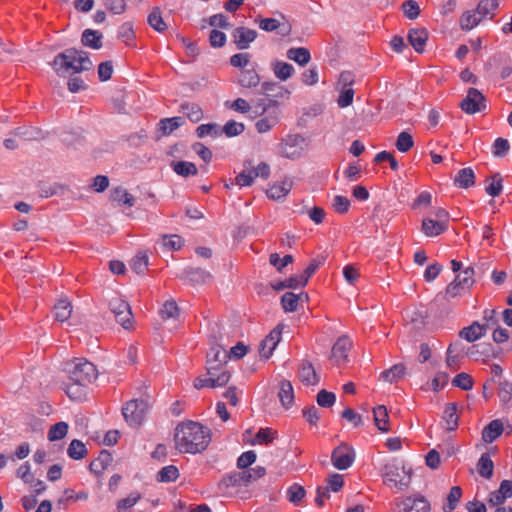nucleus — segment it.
Returning a JSON list of instances; mask_svg holds the SVG:
<instances>
[{
    "label": "nucleus",
    "mask_w": 512,
    "mask_h": 512,
    "mask_svg": "<svg viewBox=\"0 0 512 512\" xmlns=\"http://www.w3.org/2000/svg\"><path fill=\"white\" fill-rule=\"evenodd\" d=\"M174 439L175 447L179 452L201 453L211 441V431L198 422L189 421L177 426Z\"/></svg>",
    "instance_id": "f257e3e1"
},
{
    "label": "nucleus",
    "mask_w": 512,
    "mask_h": 512,
    "mask_svg": "<svg viewBox=\"0 0 512 512\" xmlns=\"http://www.w3.org/2000/svg\"><path fill=\"white\" fill-rule=\"evenodd\" d=\"M52 66L59 76L66 73H81L90 70L93 63L87 52L69 48L55 56Z\"/></svg>",
    "instance_id": "f03ea898"
},
{
    "label": "nucleus",
    "mask_w": 512,
    "mask_h": 512,
    "mask_svg": "<svg viewBox=\"0 0 512 512\" xmlns=\"http://www.w3.org/2000/svg\"><path fill=\"white\" fill-rule=\"evenodd\" d=\"M382 476L385 483L396 487L399 491L408 487L411 480V470L397 460L387 462L382 468Z\"/></svg>",
    "instance_id": "7ed1b4c3"
},
{
    "label": "nucleus",
    "mask_w": 512,
    "mask_h": 512,
    "mask_svg": "<svg viewBox=\"0 0 512 512\" xmlns=\"http://www.w3.org/2000/svg\"><path fill=\"white\" fill-rule=\"evenodd\" d=\"M271 170L266 162H260L257 166L252 161L244 162V169L235 177V184L239 187H248L254 183L256 178L268 179Z\"/></svg>",
    "instance_id": "20e7f679"
},
{
    "label": "nucleus",
    "mask_w": 512,
    "mask_h": 512,
    "mask_svg": "<svg viewBox=\"0 0 512 512\" xmlns=\"http://www.w3.org/2000/svg\"><path fill=\"white\" fill-rule=\"evenodd\" d=\"M70 381L88 385L97 378V370L93 363L85 359H76L68 368Z\"/></svg>",
    "instance_id": "39448f33"
},
{
    "label": "nucleus",
    "mask_w": 512,
    "mask_h": 512,
    "mask_svg": "<svg viewBox=\"0 0 512 512\" xmlns=\"http://www.w3.org/2000/svg\"><path fill=\"white\" fill-rule=\"evenodd\" d=\"M149 409V404L143 399H134L127 402L122 408V414L130 426H140Z\"/></svg>",
    "instance_id": "423d86ee"
},
{
    "label": "nucleus",
    "mask_w": 512,
    "mask_h": 512,
    "mask_svg": "<svg viewBox=\"0 0 512 512\" xmlns=\"http://www.w3.org/2000/svg\"><path fill=\"white\" fill-rule=\"evenodd\" d=\"M474 282V269L469 266L461 271L454 281L447 286L446 296L448 298H454L462 295L470 290Z\"/></svg>",
    "instance_id": "0eeeda50"
},
{
    "label": "nucleus",
    "mask_w": 512,
    "mask_h": 512,
    "mask_svg": "<svg viewBox=\"0 0 512 512\" xmlns=\"http://www.w3.org/2000/svg\"><path fill=\"white\" fill-rule=\"evenodd\" d=\"M280 121V110L275 101H270L267 106H263L261 117L255 122V128L258 133H267L275 127Z\"/></svg>",
    "instance_id": "6e6552de"
},
{
    "label": "nucleus",
    "mask_w": 512,
    "mask_h": 512,
    "mask_svg": "<svg viewBox=\"0 0 512 512\" xmlns=\"http://www.w3.org/2000/svg\"><path fill=\"white\" fill-rule=\"evenodd\" d=\"M207 374L208 377H198L195 379L194 387L196 389H201L204 387H222L226 385L230 379V373L227 370H221L219 373H217V369L213 365L207 366Z\"/></svg>",
    "instance_id": "1a4fd4ad"
},
{
    "label": "nucleus",
    "mask_w": 512,
    "mask_h": 512,
    "mask_svg": "<svg viewBox=\"0 0 512 512\" xmlns=\"http://www.w3.org/2000/svg\"><path fill=\"white\" fill-rule=\"evenodd\" d=\"M304 138L299 134L288 135L279 144V154L288 159H298L303 153Z\"/></svg>",
    "instance_id": "9d476101"
},
{
    "label": "nucleus",
    "mask_w": 512,
    "mask_h": 512,
    "mask_svg": "<svg viewBox=\"0 0 512 512\" xmlns=\"http://www.w3.org/2000/svg\"><path fill=\"white\" fill-rule=\"evenodd\" d=\"M460 108L467 114H475L486 108V99L476 88H469L466 97L461 101Z\"/></svg>",
    "instance_id": "9b49d317"
},
{
    "label": "nucleus",
    "mask_w": 512,
    "mask_h": 512,
    "mask_svg": "<svg viewBox=\"0 0 512 512\" xmlns=\"http://www.w3.org/2000/svg\"><path fill=\"white\" fill-rule=\"evenodd\" d=\"M355 460V451L352 447L342 444L336 447L331 454V461L339 470L348 469Z\"/></svg>",
    "instance_id": "f8f14e48"
},
{
    "label": "nucleus",
    "mask_w": 512,
    "mask_h": 512,
    "mask_svg": "<svg viewBox=\"0 0 512 512\" xmlns=\"http://www.w3.org/2000/svg\"><path fill=\"white\" fill-rule=\"evenodd\" d=\"M430 510V503L423 496H410L397 502L393 512H430Z\"/></svg>",
    "instance_id": "ddd939ff"
},
{
    "label": "nucleus",
    "mask_w": 512,
    "mask_h": 512,
    "mask_svg": "<svg viewBox=\"0 0 512 512\" xmlns=\"http://www.w3.org/2000/svg\"><path fill=\"white\" fill-rule=\"evenodd\" d=\"M232 38L239 50H245L257 38V31L243 26L237 27L232 32Z\"/></svg>",
    "instance_id": "4468645a"
},
{
    "label": "nucleus",
    "mask_w": 512,
    "mask_h": 512,
    "mask_svg": "<svg viewBox=\"0 0 512 512\" xmlns=\"http://www.w3.org/2000/svg\"><path fill=\"white\" fill-rule=\"evenodd\" d=\"M280 340L281 330L279 326H277L261 341L259 345L260 356L265 359H268L272 355L274 349L276 348Z\"/></svg>",
    "instance_id": "2eb2a0df"
},
{
    "label": "nucleus",
    "mask_w": 512,
    "mask_h": 512,
    "mask_svg": "<svg viewBox=\"0 0 512 512\" xmlns=\"http://www.w3.org/2000/svg\"><path fill=\"white\" fill-rule=\"evenodd\" d=\"M351 346L352 342L347 336L340 337L332 347V360L337 365L344 363L348 357Z\"/></svg>",
    "instance_id": "dca6fc26"
},
{
    "label": "nucleus",
    "mask_w": 512,
    "mask_h": 512,
    "mask_svg": "<svg viewBox=\"0 0 512 512\" xmlns=\"http://www.w3.org/2000/svg\"><path fill=\"white\" fill-rule=\"evenodd\" d=\"M227 352L219 345H213L207 353V366L213 365L217 369V373L221 370H227L225 363L227 361Z\"/></svg>",
    "instance_id": "f3484780"
},
{
    "label": "nucleus",
    "mask_w": 512,
    "mask_h": 512,
    "mask_svg": "<svg viewBox=\"0 0 512 512\" xmlns=\"http://www.w3.org/2000/svg\"><path fill=\"white\" fill-rule=\"evenodd\" d=\"M298 377L306 386H315L319 383L320 377L309 361H303L298 368Z\"/></svg>",
    "instance_id": "a211bd4d"
},
{
    "label": "nucleus",
    "mask_w": 512,
    "mask_h": 512,
    "mask_svg": "<svg viewBox=\"0 0 512 512\" xmlns=\"http://www.w3.org/2000/svg\"><path fill=\"white\" fill-rule=\"evenodd\" d=\"M428 40V33L423 28H413L409 30L408 41L414 50L422 53Z\"/></svg>",
    "instance_id": "6ab92c4d"
},
{
    "label": "nucleus",
    "mask_w": 512,
    "mask_h": 512,
    "mask_svg": "<svg viewBox=\"0 0 512 512\" xmlns=\"http://www.w3.org/2000/svg\"><path fill=\"white\" fill-rule=\"evenodd\" d=\"M504 427L503 423L499 419L492 420L487 426L482 430V440L485 443L494 442L502 433Z\"/></svg>",
    "instance_id": "aec40b11"
},
{
    "label": "nucleus",
    "mask_w": 512,
    "mask_h": 512,
    "mask_svg": "<svg viewBox=\"0 0 512 512\" xmlns=\"http://www.w3.org/2000/svg\"><path fill=\"white\" fill-rule=\"evenodd\" d=\"M447 230V225H444V223L431 219V218H424L422 220L421 225V231L427 236V237H436L442 233H444Z\"/></svg>",
    "instance_id": "412c9836"
},
{
    "label": "nucleus",
    "mask_w": 512,
    "mask_h": 512,
    "mask_svg": "<svg viewBox=\"0 0 512 512\" xmlns=\"http://www.w3.org/2000/svg\"><path fill=\"white\" fill-rule=\"evenodd\" d=\"M238 84L243 88L252 89L261 84V79L255 69H246L241 71Z\"/></svg>",
    "instance_id": "4be33fe9"
},
{
    "label": "nucleus",
    "mask_w": 512,
    "mask_h": 512,
    "mask_svg": "<svg viewBox=\"0 0 512 512\" xmlns=\"http://www.w3.org/2000/svg\"><path fill=\"white\" fill-rule=\"evenodd\" d=\"M406 367L402 363L393 365L391 368L384 370L380 374V379L388 383H397L404 378Z\"/></svg>",
    "instance_id": "5701e85b"
},
{
    "label": "nucleus",
    "mask_w": 512,
    "mask_h": 512,
    "mask_svg": "<svg viewBox=\"0 0 512 512\" xmlns=\"http://www.w3.org/2000/svg\"><path fill=\"white\" fill-rule=\"evenodd\" d=\"M485 335V326H482L479 322L474 321L468 327H464L459 336L468 342H474Z\"/></svg>",
    "instance_id": "b1692460"
},
{
    "label": "nucleus",
    "mask_w": 512,
    "mask_h": 512,
    "mask_svg": "<svg viewBox=\"0 0 512 512\" xmlns=\"http://www.w3.org/2000/svg\"><path fill=\"white\" fill-rule=\"evenodd\" d=\"M475 184V173L472 168L467 167L458 171L454 178V185L458 188L467 189Z\"/></svg>",
    "instance_id": "393cba45"
},
{
    "label": "nucleus",
    "mask_w": 512,
    "mask_h": 512,
    "mask_svg": "<svg viewBox=\"0 0 512 512\" xmlns=\"http://www.w3.org/2000/svg\"><path fill=\"white\" fill-rule=\"evenodd\" d=\"M278 397L284 408L288 409L293 405L294 390L290 381L283 380L281 382Z\"/></svg>",
    "instance_id": "a878e982"
},
{
    "label": "nucleus",
    "mask_w": 512,
    "mask_h": 512,
    "mask_svg": "<svg viewBox=\"0 0 512 512\" xmlns=\"http://www.w3.org/2000/svg\"><path fill=\"white\" fill-rule=\"evenodd\" d=\"M292 188L291 181L285 180L279 183L273 184L267 191L268 198L273 200H280L287 196Z\"/></svg>",
    "instance_id": "bb28decb"
},
{
    "label": "nucleus",
    "mask_w": 512,
    "mask_h": 512,
    "mask_svg": "<svg viewBox=\"0 0 512 512\" xmlns=\"http://www.w3.org/2000/svg\"><path fill=\"white\" fill-rule=\"evenodd\" d=\"M286 56L288 59L296 62L300 66H305L311 60L310 51L305 47H297L288 49Z\"/></svg>",
    "instance_id": "cd10ccee"
},
{
    "label": "nucleus",
    "mask_w": 512,
    "mask_h": 512,
    "mask_svg": "<svg viewBox=\"0 0 512 512\" xmlns=\"http://www.w3.org/2000/svg\"><path fill=\"white\" fill-rule=\"evenodd\" d=\"M443 420L445 423V427L449 431H454L457 429L459 425V417L457 415V404L449 403L445 410Z\"/></svg>",
    "instance_id": "c85d7f7f"
},
{
    "label": "nucleus",
    "mask_w": 512,
    "mask_h": 512,
    "mask_svg": "<svg viewBox=\"0 0 512 512\" xmlns=\"http://www.w3.org/2000/svg\"><path fill=\"white\" fill-rule=\"evenodd\" d=\"M373 415L377 428L382 432H388L390 427L387 408L383 405H379L373 409Z\"/></svg>",
    "instance_id": "c756f323"
},
{
    "label": "nucleus",
    "mask_w": 512,
    "mask_h": 512,
    "mask_svg": "<svg viewBox=\"0 0 512 512\" xmlns=\"http://www.w3.org/2000/svg\"><path fill=\"white\" fill-rule=\"evenodd\" d=\"M272 70L276 78L281 81H286L293 76L295 69L287 62L275 61L272 65Z\"/></svg>",
    "instance_id": "7c9ffc66"
},
{
    "label": "nucleus",
    "mask_w": 512,
    "mask_h": 512,
    "mask_svg": "<svg viewBox=\"0 0 512 512\" xmlns=\"http://www.w3.org/2000/svg\"><path fill=\"white\" fill-rule=\"evenodd\" d=\"M102 34L96 30L86 29L82 33V44L92 49H100L102 47Z\"/></svg>",
    "instance_id": "2f4dec72"
},
{
    "label": "nucleus",
    "mask_w": 512,
    "mask_h": 512,
    "mask_svg": "<svg viewBox=\"0 0 512 512\" xmlns=\"http://www.w3.org/2000/svg\"><path fill=\"white\" fill-rule=\"evenodd\" d=\"M494 464L488 453H483L477 463L479 475L485 479H490L493 475Z\"/></svg>",
    "instance_id": "473e14b6"
},
{
    "label": "nucleus",
    "mask_w": 512,
    "mask_h": 512,
    "mask_svg": "<svg viewBox=\"0 0 512 512\" xmlns=\"http://www.w3.org/2000/svg\"><path fill=\"white\" fill-rule=\"evenodd\" d=\"M462 494L463 492L460 486H453L446 497V502L444 503L442 508L443 512L454 511L458 506Z\"/></svg>",
    "instance_id": "72a5a7b5"
},
{
    "label": "nucleus",
    "mask_w": 512,
    "mask_h": 512,
    "mask_svg": "<svg viewBox=\"0 0 512 512\" xmlns=\"http://www.w3.org/2000/svg\"><path fill=\"white\" fill-rule=\"evenodd\" d=\"M498 0H481L475 9L482 19L493 18L495 10L498 8Z\"/></svg>",
    "instance_id": "f704fd0d"
},
{
    "label": "nucleus",
    "mask_w": 512,
    "mask_h": 512,
    "mask_svg": "<svg viewBox=\"0 0 512 512\" xmlns=\"http://www.w3.org/2000/svg\"><path fill=\"white\" fill-rule=\"evenodd\" d=\"M72 313V305L66 299L59 300L54 306L55 319L59 322L68 320Z\"/></svg>",
    "instance_id": "c9c22d12"
},
{
    "label": "nucleus",
    "mask_w": 512,
    "mask_h": 512,
    "mask_svg": "<svg viewBox=\"0 0 512 512\" xmlns=\"http://www.w3.org/2000/svg\"><path fill=\"white\" fill-rule=\"evenodd\" d=\"M112 457L107 451H102L98 458L90 463V471L94 474H101L106 467L111 463Z\"/></svg>",
    "instance_id": "e433bc0d"
},
{
    "label": "nucleus",
    "mask_w": 512,
    "mask_h": 512,
    "mask_svg": "<svg viewBox=\"0 0 512 512\" xmlns=\"http://www.w3.org/2000/svg\"><path fill=\"white\" fill-rule=\"evenodd\" d=\"M181 110L193 123H198L203 118V111L196 103H183L181 105Z\"/></svg>",
    "instance_id": "4c0bfd02"
},
{
    "label": "nucleus",
    "mask_w": 512,
    "mask_h": 512,
    "mask_svg": "<svg viewBox=\"0 0 512 512\" xmlns=\"http://www.w3.org/2000/svg\"><path fill=\"white\" fill-rule=\"evenodd\" d=\"M174 172L182 177L194 176L197 174L198 169L194 163L188 161H178L172 163Z\"/></svg>",
    "instance_id": "58836bf2"
},
{
    "label": "nucleus",
    "mask_w": 512,
    "mask_h": 512,
    "mask_svg": "<svg viewBox=\"0 0 512 512\" xmlns=\"http://www.w3.org/2000/svg\"><path fill=\"white\" fill-rule=\"evenodd\" d=\"M67 454L74 460H80L87 455V448L82 441L74 439L68 446Z\"/></svg>",
    "instance_id": "ea45409f"
},
{
    "label": "nucleus",
    "mask_w": 512,
    "mask_h": 512,
    "mask_svg": "<svg viewBox=\"0 0 512 512\" xmlns=\"http://www.w3.org/2000/svg\"><path fill=\"white\" fill-rule=\"evenodd\" d=\"M483 19L478 15L476 10L465 12L461 19L460 25L462 29L471 30L476 27Z\"/></svg>",
    "instance_id": "a19ab883"
},
{
    "label": "nucleus",
    "mask_w": 512,
    "mask_h": 512,
    "mask_svg": "<svg viewBox=\"0 0 512 512\" xmlns=\"http://www.w3.org/2000/svg\"><path fill=\"white\" fill-rule=\"evenodd\" d=\"M179 477V470L174 465H168L163 467L157 474V480L159 482L169 483L174 482Z\"/></svg>",
    "instance_id": "79ce46f5"
},
{
    "label": "nucleus",
    "mask_w": 512,
    "mask_h": 512,
    "mask_svg": "<svg viewBox=\"0 0 512 512\" xmlns=\"http://www.w3.org/2000/svg\"><path fill=\"white\" fill-rule=\"evenodd\" d=\"M111 198L120 204L127 205L129 207L134 205V197L122 187H117L112 190Z\"/></svg>",
    "instance_id": "37998d69"
},
{
    "label": "nucleus",
    "mask_w": 512,
    "mask_h": 512,
    "mask_svg": "<svg viewBox=\"0 0 512 512\" xmlns=\"http://www.w3.org/2000/svg\"><path fill=\"white\" fill-rule=\"evenodd\" d=\"M241 476L243 478V485H248L249 483L256 481L263 477L266 473V470L262 466H256L252 469L245 470L241 469Z\"/></svg>",
    "instance_id": "c03bdc74"
},
{
    "label": "nucleus",
    "mask_w": 512,
    "mask_h": 512,
    "mask_svg": "<svg viewBox=\"0 0 512 512\" xmlns=\"http://www.w3.org/2000/svg\"><path fill=\"white\" fill-rule=\"evenodd\" d=\"M300 295L286 292L281 297V305L285 312H294L298 308Z\"/></svg>",
    "instance_id": "a18cd8bd"
},
{
    "label": "nucleus",
    "mask_w": 512,
    "mask_h": 512,
    "mask_svg": "<svg viewBox=\"0 0 512 512\" xmlns=\"http://www.w3.org/2000/svg\"><path fill=\"white\" fill-rule=\"evenodd\" d=\"M182 124L180 117L164 118L159 122V130L163 135H169Z\"/></svg>",
    "instance_id": "49530a36"
},
{
    "label": "nucleus",
    "mask_w": 512,
    "mask_h": 512,
    "mask_svg": "<svg viewBox=\"0 0 512 512\" xmlns=\"http://www.w3.org/2000/svg\"><path fill=\"white\" fill-rule=\"evenodd\" d=\"M68 432V424L66 422H58L52 425L48 431V439L50 441H57L66 436Z\"/></svg>",
    "instance_id": "de8ad7c7"
},
{
    "label": "nucleus",
    "mask_w": 512,
    "mask_h": 512,
    "mask_svg": "<svg viewBox=\"0 0 512 512\" xmlns=\"http://www.w3.org/2000/svg\"><path fill=\"white\" fill-rule=\"evenodd\" d=\"M148 24L158 32H163L167 29V25L162 19L159 8H154L148 16Z\"/></svg>",
    "instance_id": "09e8293b"
},
{
    "label": "nucleus",
    "mask_w": 512,
    "mask_h": 512,
    "mask_svg": "<svg viewBox=\"0 0 512 512\" xmlns=\"http://www.w3.org/2000/svg\"><path fill=\"white\" fill-rule=\"evenodd\" d=\"M87 385L71 381L66 386V394L71 400H81L85 396V387Z\"/></svg>",
    "instance_id": "8fccbe9b"
},
{
    "label": "nucleus",
    "mask_w": 512,
    "mask_h": 512,
    "mask_svg": "<svg viewBox=\"0 0 512 512\" xmlns=\"http://www.w3.org/2000/svg\"><path fill=\"white\" fill-rule=\"evenodd\" d=\"M244 130L245 126L243 123L229 120L222 129H220V132H223L227 137H235L243 133Z\"/></svg>",
    "instance_id": "3c124183"
},
{
    "label": "nucleus",
    "mask_w": 512,
    "mask_h": 512,
    "mask_svg": "<svg viewBox=\"0 0 512 512\" xmlns=\"http://www.w3.org/2000/svg\"><path fill=\"white\" fill-rule=\"evenodd\" d=\"M473 384L474 382L472 377L464 372L457 374L452 380L453 386L465 391L471 390L473 388Z\"/></svg>",
    "instance_id": "603ef678"
},
{
    "label": "nucleus",
    "mask_w": 512,
    "mask_h": 512,
    "mask_svg": "<svg viewBox=\"0 0 512 512\" xmlns=\"http://www.w3.org/2000/svg\"><path fill=\"white\" fill-rule=\"evenodd\" d=\"M141 499L139 492H132L126 498L121 499L117 503L118 512H126L132 508Z\"/></svg>",
    "instance_id": "864d4df0"
},
{
    "label": "nucleus",
    "mask_w": 512,
    "mask_h": 512,
    "mask_svg": "<svg viewBox=\"0 0 512 512\" xmlns=\"http://www.w3.org/2000/svg\"><path fill=\"white\" fill-rule=\"evenodd\" d=\"M293 262V256L290 254L280 257L278 253H272L269 257V263L274 266L278 272H282L283 268Z\"/></svg>",
    "instance_id": "5fc2aeb1"
},
{
    "label": "nucleus",
    "mask_w": 512,
    "mask_h": 512,
    "mask_svg": "<svg viewBox=\"0 0 512 512\" xmlns=\"http://www.w3.org/2000/svg\"><path fill=\"white\" fill-rule=\"evenodd\" d=\"M395 145L400 152L405 153L413 147L414 141L408 132L403 131L398 135Z\"/></svg>",
    "instance_id": "6e6d98bb"
},
{
    "label": "nucleus",
    "mask_w": 512,
    "mask_h": 512,
    "mask_svg": "<svg viewBox=\"0 0 512 512\" xmlns=\"http://www.w3.org/2000/svg\"><path fill=\"white\" fill-rule=\"evenodd\" d=\"M163 319H176L179 316V308L173 300L166 301L160 310Z\"/></svg>",
    "instance_id": "4d7b16f0"
},
{
    "label": "nucleus",
    "mask_w": 512,
    "mask_h": 512,
    "mask_svg": "<svg viewBox=\"0 0 512 512\" xmlns=\"http://www.w3.org/2000/svg\"><path fill=\"white\" fill-rule=\"evenodd\" d=\"M276 432L271 428H261L256 436L254 441L252 442L253 445L255 444H269L271 443L275 438Z\"/></svg>",
    "instance_id": "13d9d810"
},
{
    "label": "nucleus",
    "mask_w": 512,
    "mask_h": 512,
    "mask_svg": "<svg viewBox=\"0 0 512 512\" xmlns=\"http://www.w3.org/2000/svg\"><path fill=\"white\" fill-rule=\"evenodd\" d=\"M491 180V183L486 186L485 191L488 195L497 197L501 194L503 189L502 177L497 173L491 177Z\"/></svg>",
    "instance_id": "bf43d9fd"
},
{
    "label": "nucleus",
    "mask_w": 512,
    "mask_h": 512,
    "mask_svg": "<svg viewBox=\"0 0 512 512\" xmlns=\"http://www.w3.org/2000/svg\"><path fill=\"white\" fill-rule=\"evenodd\" d=\"M304 496L305 489L297 483L292 484L287 489V498L293 504H298L304 498Z\"/></svg>",
    "instance_id": "052dcab7"
},
{
    "label": "nucleus",
    "mask_w": 512,
    "mask_h": 512,
    "mask_svg": "<svg viewBox=\"0 0 512 512\" xmlns=\"http://www.w3.org/2000/svg\"><path fill=\"white\" fill-rule=\"evenodd\" d=\"M111 312L116 316L117 314H128L130 305L120 297H114L109 302Z\"/></svg>",
    "instance_id": "680f3d73"
},
{
    "label": "nucleus",
    "mask_w": 512,
    "mask_h": 512,
    "mask_svg": "<svg viewBox=\"0 0 512 512\" xmlns=\"http://www.w3.org/2000/svg\"><path fill=\"white\" fill-rule=\"evenodd\" d=\"M131 268L137 274L144 273L148 268V256L145 253H138L131 261Z\"/></svg>",
    "instance_id": "e2e57ef3"
},
{
    "label": "nucleus",
    "mask_w": 512,
    "mask_h": 512,
    "mask_svg": "<svg viewBox=\"0 0 512 512\" xmlns=\"http://www.w3.org/2000/svg\"><path fill=\"white\" fill-rule=\"evenodd\" d=\"M184 242L179 235H164L162 237V245L172 251H178L183 246Z\"/></svg>",
    "instance_id": "0e129e2a"
},
{
    "label": "nucleus",
    "mask_w": 512,
    "mask_h": 512,
    "mask_svg": "<svg viewBox=\"0 0 512 512\" xmlns=\"http://www.w3.org/2000/svg\"><path fill=\"white\" fill-rule=\"evenodd\" d=\"M196 134L199 138H204L208 135L218 136L221 134L220 127L214 123L202 124L197 127Z\"/></svg>",
    "instance_id": "69168bd1"
},
{
    "label": "nucleus",
    "mask_w": 512,
    "mask_h": 512,
    "mask_svg": "<svg viewBox=\"0 0 512 512\" xmlns=\"http://www.w3.org/2000/svg\"><path fill=\"white\" fill-rule=\"evenodd\" d=\"M497 394L501 402L508 403L512 399V383L509 381L499 382Z\"/></svg>",
    "instance_id": "338daca9"
},
{
    "label": "nucleus",
    "mask_w": 512,
    "mask_h": 512,
    "mask_svg": "<svg viewBox=\"0 0 512 512\" xmlns=\"http://www.w3.org/2000/svg\"><path fill=\"white\" fill-rule=\"evenodd\" d=\"M225 106L242 114L248 113L251 109L249 102L243 98H237L234 101H226Z\"/></svg>",
    "instance_id": "774afa93"
}]
</instances>
